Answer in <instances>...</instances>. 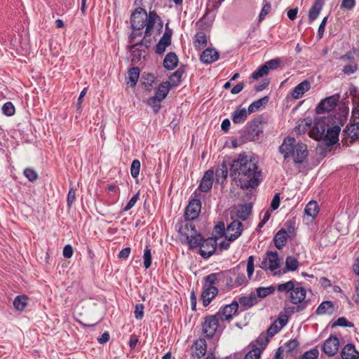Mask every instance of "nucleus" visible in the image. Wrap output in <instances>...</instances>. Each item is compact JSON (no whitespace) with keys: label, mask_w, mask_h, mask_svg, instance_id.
<instances>
[{"label":"nucleus","mask_w":359,"mask_h":359,"mask_svg":"<svg viewBox=\"0 0 359 359\" xmlns=\"http://www.w3.org/2000/svg\"><path fill=\"white\" fill-rule=\"evenodd\" d=\"M231 175L237 176L241 189L251 191L257 187L260 181L262 172L255 161L245 154H241L231 163Z\"/></svg>","instance_id":"1"},{"label":"nucleus","mask_w":359,"mask_h":359,"mask_svg":"<svg viewBox=\"0 0 359 359\" xmlns=\"http://www.w3.org/2000/svg\"><path fill=\"white\" fill-rule=\"evenodd\" d=\"M279 151L283 155V163L289 161L292 157L293 162L302 163L308 156L307 146L302 142H297L294 137H287L283 140L282 144L279 147Z\"/></svg>","instance_id":"2"},{"label":"nucleus","mask_w":359,"mask_h":359,"mask_svg":"<svg viewBox=\"0 0 359 359\" xmlns=\"http://www.w3.org/2000/svg\"><path fill=\"white\" fill-rule=\"evenodd\" d=\"M225 280L226 283L229 280L231 282V278L229 276L227 271L213 273L204 278L203 291L201 296L204 306L209 305L212 299L218 293V289L214 285L220 281L224 282Z\"/></svg>","instance_id":"3"},{"label":"nucleus","mask_w":359,"mask_h":359,"mask_svg":"<svg viewBox=\"0 0 359 359\" xmlns=\"http://www.w3.org/2000/svg\"><path fill=\"white\" fill-rule=\"evenodd\" d=\"M158 19V16L154 11L147 14L144 9L138 8L131 15V26L134 30L137 31L145 27L144 36H149Z\"/></svg>","instance_id":"4"},{"label":"nucleus","mask_w":359,"mask_h":359,"mask_svg":"<svg viewBox=\"0 0 359 359\" xmlns=\"http://www.w3.org/2000/svg\"><path fill=\"white\" fill-rule=\"evenodd\" d=\"M190 248H200V255L205 259L210 257L216 250L217 240L208 238L203 241L202 236H197L196 238L189 241Z\"/></svg>","instance_id":"5"},{"label":"nucleus","mask_w":359,"mask_h":359,"mask_svg":"<svg viewBox=\"0 0 359 359\" xmlns=\"http://www.w3.org/2000/svg\"><path fill=\"white\" fill-rule=\"evenodd\" d=\"M218 315H211L204 318V320L201 324V330L203 334L207 338H212L216 334L219 322Z\"/></svg>","instance_id":"6"},{"label":"nucleus","mask_w":359,"mask_h":359,"mask_svg":"<svg viewBox=\"0 0 359 359\" xmlns=\"http://www.w3.org/2000/svg\"><path fill=\"white\" fill-rule=\"evenodd\" d=\"M280 65V61L279 59L270 60L255 71L252 73L251 78L254 80H258L259 79L268 75L271 71L276 69Z\"/></svg>","instance_id":"7"},{"label":"nucleus","mask_w":359,"mask_h":359,"mask_svg":"<svg viewBox=\"0 0 359 359\" xmlns=\"http://www.w3.org/2000/svg\"><path fill=\"white\" fill-rule=\"evenodd\" d=\"M280 267V259L277 252L268 251L266 252V257L263 259L260 264L262 269H269L274 271Z\"/></svg>","instance_id":"8"},{"label":"nucleus","mask_w":359,"mask_h":359,"mask_svg":"<svg viewBox=\"0 0 359 359\" xmlns=\"http://www.w3.org/2000/svg\"><path fill=\"white\" fill-rule=\"evenodd\" d=\"M179 233L181 239H184L188 244L191 239L196 238L197 236H201V233H197L193 220H187L184 225L180 228Z\"/></svg>","instance_id":"9"},{"label":"nucleus","mask_w":359,"mask_h":359,"mask_svg":"<svg viewBox=\"0 0 359 359\" xmlns=\"http://www.w3.org/2000/svg\"><path fill=\"white\" fill-rule=\"evenodd\" d=\"M243 224L241 222L235 220L229 224L224 232L225 238L228 241H233L238 238L242 233Z\"/></svg>","instance_id":"10"},{"label":"nucleus","mask_w":359,"mask_h":359,"mask_svg":"<svg viewBox=\"0 0 359 359\" xmlns=\"http://www.w3.org/2000/svg\"><path fill=\"white\" fill-rule=\"evenodd\" d=\"M339 348V341L334 335H330L322 345L323 351L328 356L334 355L338 352Z\"/></svg>","instance_id":"11"},{"label":"nucleus","mask_w":359,"mask_h":359,"mask_svg":"<svg viewBox=\"0 0 359 359\" xmlns=\"http://www.w3.org/2000/svg\"><path fill=\"white\" fill-rule=\"evenodd\" d=\"M201 202L198 199L191 200L185 210L184 217L186 220L196 219L201 212Z\"/></svg>","instance_id":"12"},{"label":"nucleus","mask_w":359,"mask_h":359,"mask_svg":"<svg viewBox=\"0 0 359 359\" xmlns=\"http://www.w3.org/2000/svg\"><path fill=\"white\" fill-rule=\"evenodd\" d=\"M238 309L237 302H233L231 304L226 305L222 310H219L215 315H218L220 321L228 320L232 319L233 316L236 313Z\"/></svg>","instance_id":"13"},{"label":"nucleus","mask_w":359,"mask_h":359,"mask_svg":"<svg viewBox=\"0 0 359 359\" xmlns=\"http://www.w3.org/2000/svg\"><path fill=\"white\" fill-rule=\"evenodd\" d=\"M339 96L338 95L328 97L322 100L316 107L318 114L329 112L332 111L337 105Z\"/></svg>","instance_id":"14"},{"label":"nucleus","mask_w":359,"mask_h":359,"mask_svg":"<svg viewBox=\"0 0 359 359\" xmlns=\"http://www.w3.org/2000/svg\"><path fill=\"white\" fill-rule=\"evenodd\" d=\"M169 91H156L155 95L147 100V104L152 107L155 114L161 109V102L166 97Z\"/></svg>","instance_id":"15"},{"label":"nucleus","mask_w":359,"mask_h":359,"mask_svg":"<svg viewBox=\"0 0 359 359\" xmlns=\"http://www.w3.org/2000/svg\"><path fill=\"white\" fill-rule=\"evenodd\" d=\"M300 284L297 282L295 287L290 293V299L293 304H303L306 298V290L299 285Z\"/></svg>","instance_id":"16"},{"label":"nucleus","mask_w":359,"mask_h":359,"mask_svg":"<svg viewBox=\"0 0 359 359\" xmlns=\"http://www.w3.org/2000/svg\"><path fill=\"white\" fill-rule=\"evenodd\" d=\"M287 321L288 317L287 315H279L278 318L267 329V336L273 337L287 323Z\"/></svg>","instance_id":"17"},{"label":"nucleus","mask_w":359,"mask_h":359,"mask_svg":"<svg viewBox=\"0 0 359 359\" xmlns=\"http://www.w3.org/2000/svg\"><path fill=\"white\" fill-rule=\"evenodd\" d=\"M191 351L194 356L201 358L207 351L206 341L202 338L197 339L192 345Z\"/></svg>","instance_id":"18"},{"label":"nucleus","mask_w":359,"mask_h":359,"mask_svg":"<svg viewBox=\"0 0 359 359\" xmlns=\"http://www.w3.org/2000/svg\"><path fill=\"white\" fill-rule=\"evenodd\" d=\"M214 172L211 170L206 171L199 184V189L203 192L208 191L212 187Z\"/></svg>","instance_id":"19"},{"label":"nucleus","mask_w":359,"mask_h":359,"mask_svg":"<svg viewBox=\"0 0 359 359\" xmlns=\"http://www.w3.org/2000/svg\"><path fill=\"white\" fill-rule=\"evenodd\" d=\"M263 133L262 118L260 117L253 119L250 126L249 133L254 140H257L260 134Z\"/></svg>","instance_id":"20"},{"label":"nucleus","mask_w":359,"mask_h":359,"mask_svg":"<svg viewBox=\"0 0 359 359\" xmlns=\"http://www.w3.org/2000/svg\"><path fill=\"white\" fill-rule=\"evenodd\" d=\"M327 128H329V126L325 117H320L315 121L313 131H316L318 136L321 137L325 134Z\"/></svg>","instance_id":"21"},{"label":"nucleus","mask_w":359,"mask_h":359,"mask_svg":"<svg viewBox=\"0 0 359 359\" xmlns=\"http://www.w3.org/2000/svg\"><path fill=\"white\" fill-rule=\"evenodd\" d=\"M341 128L338 126H334L327 128L325 135V140L328 141V144L330 145H333L336 144L339 140V134L340 133Z\"/></svg>","instance_id":"22"},{"label":"nucleus","mask_w":359,"mask_h":359,"mask_svg":"<svg viewBox=\"0 0 359 359\" xmlns=\"http://www.w3.org/2000/svg\"><path fill=\"white\" fill-rule=\"evenodd\" d=\"M219 58V53L212 48L205 49L201 55V60L205 64H210Z\"/></svg>","instance_id":"23"},{"label":"nucleus","mask_w":359,"mask_h":359,"mask_svg":"<svg viewBox=\"0 0 359 359\" xmlns=\"http://www.w3.org/2000/svg\"><path fill=\"white\" fill-rule=\"evenodd\" d=\"M324 5V0H315L309 12V19L310 22L314 21L320 14Z\"/></svg>","instance_id":"24"},{"label":"nucleus","mask_w":359,"mask_h":359,"mask_svg":"<svg viewBox=\"0 0 359 359\" xmlns=\"http://www.w3.org/2000/svg\"><path fill=\"white\" fill-rule=\"evenodd\" d=\"M342 359H353V358H359V352L356 351L355 346L352 344H346L342 349Z\"/></svg>","instance_id":"25"},{"label":"nucleus","mask_w":359,"mask_h":359,"mask_svg":"<svg viewBox=\"0 0 359 359\" xmlns=\"http://www.w3.org/2000/svg\"><path fill=\"white\" fill-rule=\"evenodd\" d=\"M287 238V231L283 229L279 230L274 237L275 246L279 250L282 249L286 244Z\"/></svg>","instance_id":"26"},{"label":"nucleus","mask_w":359,"mask_h":359,"mask_svg":"<svg viewBox=\"0 0 359 359\" xmlns=\"http://www.w3.org/2000/svg\"><path fill=\"white\" fill-rule=\"evenodd\" d=\"M140 75V69L138 67H133L128 71V77L126 79L128 88H134Z\"/></svg>","instance_id":"27"},{"label":"nucleus","mask_w":359,"mask_h":359,"mask_svg":"<svg viewBox=\"0 0 359 359\" xmlns=\"http://www.w3.org/2000/svg\"><path fill=\"white\" fill-rule=\"evenodd\" d=\"M248 114H250V113H248V109L246 110L245 108L238 109L233 113L232 121L234 123H244Z\"/></svg>","instance_id":"28"},{"label":"nucleus","mask_w":359,"mask_h":359,"mask_svg":"<svg viewBox=\"0 0 359 359\" xmlns=\"http://www.w3.org/2000/svg\"><path fill=\"white\" fill-rule=\"evenodd\" d=\"M334 311V305L331 301H325L322 302L316 309L318 315L332 314Z\"/></svg>","instance_id":"29"},{"label":"nucleus","mask_w":359,"mask_h":359,"mask_svg":"<svg viewBox=\"0 0 359 359\" xmlns=\"http://www.w3.org/2000/svg\"><path fill=\"white\" fill-rule=\"evenodd\" d=\"M344 133L351 140L359 139V123H354L347 126Z\"/></svg>","instance_id":"30"},{"label":"nucleus","mask_w":359,"mask_h":359,"mask_svg":"<svg viewBox=\"0 0 359 359\" xmlns=\"http://www.w3.org/2000/svg\"><path fill=\"white\" fill-rule=\"evenodd\" d=\"M178 62V59L175 53H169L166 55L164 60L163 65L167 69H173L176 67Z\"/></svg>","instance_id":"31"},{"label":"nucleus","mask_w":359,"mask_h":359,"mask_svg":"<svg viewBox=\"0 0 359 359\" xmlns=\"http://www.w3.org/2000/svg\"><path fill=\"white\" fill-rule=\"evenodd\" d=\"M268 101L269 97L267 96H264V97L255 101L248 107V113L252 114L262 108H264L266 103L268 102Z\"/></svg>","instance_id":"32"},{"label":"nucleus","mask_w":359,"mask_h":359,"mask_svg":"<svg viewBox=\"0 0 359 359\" xmlns=\"http://www.w3.org/2000/svg\"><path fill=\"white\" fill-rule=\"evenodd\" d=\"M239 303L244 309H247L257 303V298L255 294H251L248 297H241L239 298Z\"/></svg>","instance_id":"33"},{"label":"nucleus","mask_w":359,"mask_h":359,"mask_svg":"<svg viewBox=\"0 0 359 359\" xmlns=\"http://www.w3.org/2000/svg\"><path fill=\"white\" fill-rule=\"evenodd\" d=\"M207 43L206 34L203 32H198L195 35L194 47L197 49H201L206 46Z\"/></svg>","instance_id":"34"},{"label":"nucleus","mask_w":359,"mask_h":359,"mask_svg":"<svg viewBox=\"0 0 359 359\" xmlns=\"http://www.w3.org/2000/svg\"><path fill=\"white\" fill-rule=\"evenodd\" d=\"M319 212L318 205L316 201H311L306 206L304 209L305 214L314 219Z\"/></svg>","instance_id":"35"},{"label":"nucleus","mask_w":359,"mask_h":359,"mask_svg":"<svg viewBox=\"0 0 359 359\" xmlns=\"http://www.w3.org/2000/svg\"><path fill=\"white\" fill-rule=\"evenodd\" d=\"M170 44V36L166 33L163 34V37L158 41L156 46V53L158 54L163 53L166 48Z\"/></svg>","instance_id":"36"},{"label":"nucleus","mask_w":359,"mask_h":359,"mask_svg":"<svg viewBox=\"0 0 359 359\" xmlns=\"http://www.w3.org/2000/svg\"><path fill=\"white\" fill-rule=\"evenodd\" d=\"M252 205L250 204H244L238 207L237 210V217L242 220H246L251 214Z\"/></svg>","instance_id":"37"},{"label":"nucleus","mask_w":359,"mask_h":359,"mask_svg":"<svg viewBox=\"0 0 359 359\" xmlns=\"http://www.w3.org/2000/svg\"><path fill=\"white\" fill-rule=\"evenodd\" d=\"M27 298L25 295L18 296L13 301V306L15 309L22 311L27 304Z\"/></svg>","instance_id":"38"},{"label":"nucleus","mask_w":359,"mask_h":359,"mask_svg":"<svg viewBox=\"0 0 359 359\" xmlns=\"http://www.w3.org/2000/svg\"><path fill=\"white\" fill-rule=\"evenodd\" d=\"M307 304H308V302L306 301H305V302H304L303 304H298L296 306L285 307L284 308V311H285L284 315H287V317L289 318V316L292 314L294 312L302 311L306 307ZM280 315H283V314L280 313Z\"/></svg>","instance_id":"39"},{"label":"nucleus","mask_w":359,"mask_h":359,"mask_svg":"<svg viewBox=\"0 0 359 359\" xmlns=\"http://www.w3.org/2000/svg\"><path fill=\"white\" fill-rule=\"evenodd\" d=\"M276 290V287H273V286H269V287H259L258 288H257L256 290V292H257V295L256 297H260V298H264V297H266V296L272 294L274 292V291Z\"/></svg>","instance_id":"40"},{"label":"nucleus","mask_w":359,"mask_h":359,"mask_svg":"<svg viewBox=\"0 0 359 359\" xmlns=\"http://www.w3.org/2000/svg\"><path fill=\"white\" fill-rule=\"evenodd\" d=\"M297 281L290 280L285 283L278 284L277 285V290L280 292H290L294 287H295Z\"/></svg>","instance_id":"41"},{"label":"nucleus","mask_w":359,"mask_h":359,"mask_svg":"<svg viewBox=\"0 0 359 359\" xmlns=\"http://www.w3.org/2000/svg\"><path fill=\"white\" fill-rule=\"evenodd\" d=\"M299 266L298 260L292 256H288L285 260L286 270L294 271Z\"/></svg>","instance_id":"42"},{"label":"nucleus","mask_w":359,"mask_h":359,"mask_svg":"<svg viewBox=\"0 0 359 359\" xmlns=\"http://www.w3.org/2000/svg\"><path fill=\"white\" fill-rule=\"evenodd\" d=\"M216 177L217 180L219 181V178H222L225 180L227 177L228 175V168L227 165L223 163L219 168L216 170Z\"/></svg>","instance_id":"43"},{"label":"nucleus","mask_w":359,"mask_h":359,"mask_svg":"<svg viewBox=\"0 0 359 359\" xmlns=\"http://www.w3.org/2000/svg\"><path fill=\"white\" fill-rule=\"evenodd\" d=\"M140 165L141 164L139 160L135 159L132 162L130 166V174L133 177L136 178L138 177L140 170Z\"/></svg>","instance_id":"44"},{"label":"nucleus","mask_w":359,"mask_h":359,"mask_svg":"<svg viewBox=\"0 0 359 359\" xmlns=\"http://www.w3.org/2000/svg\"><path fill=\"white\" fill-rule=\"evenodd\" d=\"M336 326L353 327L354 324L348 321L345 317H340L332 325V327Z\"/></svg>","instance_id":"45"},{"label":"nucleus","mask_w":359,"mask_h":359,"mask_svg":"<svg viewBox=\"0 0 359 359\" xmlns=\"http://www.w3.org/2000/svg\"><path fill=\"white\" fill-rule=\"evenodd\" d=\"M262 349L260 348H254L250 351L245 356L244 359H260Z\"/></svg>","instance_id":"46"},{"label":"nucleus","mask_w":359,"mask_h":359,"mask_svg":"<svg viewBox=\"0 0 359 359\" xmlns=\"http://www.w3.org/2000/svg\"><path fill=\"white\" fill-rule=\"evenodd\" d=\"M15 107L11 102H6L2 107V112L4 114L11 116L15 114Z\"/></svg>","instance_id":"47"},{"label":"nucleus","mask_w":359,"mask_h":359,"mask_svg":"<svg viewBox=\"0 0 359 359\" xmlns=\"http://www.w3.org/2000/svg\"><path fill=\"white\" fill-rule=\"evenodd\" d=\"M143 259H144V266L146 269L149 268L151 264V250L149 249L148 247H147L144 250Z\"/></svg>","instance_id":"48"},{"label":"nucleus","mask_w":359,"mask_h":359,"mask_svg":"<svg viewBox=\"0 0 359 359\" xmlns=\"http://www.w3.org/2000/svg\"><path fill=\"white\" fill-rule=\"evenodd\" d=\"M319 355L318 350L315 348L305 352L301 359H316Z\"/></svg>","instance_id":"49"},{"label":"nucleus","mask_w":359,"mask_h":359,"mask_svg":"<svg viewBox=\"0 0 359 359\" xmlns=\"http://www.w3.org/2000/svg\"><path fill=\"white\" fill-rule=\"evenodd\" d=\"M24 175L30 182H34L38 178V175L36 172L34 170L29 168H27L24 170Z\"/></svg>","instance_id":"50"},{"label":"nucleus","mask_w":359,"mask_h":359,"mask_svg":"<svg viewBox=\"0 0 359 359\" xmlns=\"http://www.w3.org/2000/svg\"><path fill=\"white\" fill-rule=\"evenodd\" d=\"M311 125V120H306L302 121V123L299 124L295 127V131L297 133H304V131L306 130V127H310Z\"/></svg>","instance_id":"51"},{"label":"nucleus","mask_w":359,"mask_h":359,"mask_svg":"<svg viewBox=\"0 0 359 359\" xmlns=\"http://www.w3.org/2000/svg\"><path fill=\"white\" fill-rule=\"evenodd\" d=\"M144 306L142 304H137L135 307V317L137 320H141L144 317Z\"/></svg>","instance_id":"52"},{"label":"nucleus","mask_w":359,"mask_h":359,"mask_svg":"<svg viewBox=\"0 0 359 359\" xmlns=\"http://www.w3.org/2000/svg\"><path fill=\"white\" fill-rule=\"evenodd\" d=\"M254 272V257L250 256L247 263V273L249 278H251Z\"/></svg>","instance_id":"53"},{"label":"nucleus","mask_w":359,"mask_h":359,"mask_svg":"<svg viewBox=\"0 0 359 359\" xmlns=\"http://www.w3.org/2000/svg\"><path fill=\"white\" fill-rule=\"evenodd\" d=\"M269 337L267 336V334H261L259 337L257 339V343L264 348L269 341Z\"/></svg>","instance_id":"54"},{"label":"nucleus","mask_w":359,"mask_h":359,"mask_svg":"<svg viewBox=\"0 0 359 359\" xmlns=\"http://www.w3.org/2000/svg\"><path fill=\"white\" fill-rule=\"evenodd\" d=\"M270 11H271V4L269 3H266L262 8V11H261L259 16V20L260 21L262 20L265 18V16L268 15V13L270 12Z\"/></svg>","instance_id":"55"},{"label":"nucleus","mask_w":359,"mask_h":359,"mask_svg":"<svg viewBox=\"0 0 359 359\" xmlns=\"http://www.w3.org/2000/svg\"><path fill=\"white\" fill-rule=\"evenodd\" d=\"M138 198H139V193H137L135 195H134L130 199V201L128 202L127 205L124 208L123 210L126 212V211H128L129 210H130L135 205V204L137 201Z\"/></svg>","instance_id":"56"},{"label":"nucleus","mask_w":359,"mask_h":359,"mask_svg":"<svg viewBox=\"0 0 359 359\" xmlns=\"http://www.w3.org/2000/svg\"><path fill=\"white\" fill-rule=\"evenodd\" d=\"M299 344L297 339H292L287 342L285 346L287 348V351L291 352L296 349L299 346Z\"/></svg>","instance_id":"57"},{"label":"nucleus","mask_w":359,"mask_h":359,"mask_svg":"<svg viewBox=\"0 0 359 359\" xmlns=\"http://www.w3.org/2000/svg\"><path fill=\"white\" fill-rule=\"evenodd\" d=\"M357 70V65L354 63L344 67L343 72L346 74H353Z\"/></svg>","instance_id":"58"},{"label":"nucleus","mask_w":359,"mask_h":359,"mask_svg":"<svg viewBox=\"0 0 359 359\" xmlns=\"http://www.w3.org/2000/svg\"><path fill=\"white\" fill-rule=\"evenodd\" d=\"M76 198V192L74 190L73 188H71L69 191L68 195H67V205L69 207H71L74 201Z\"/></svg>","instance_id":"59"},{"label":"nucleus","mask_w":359,"mask_h":359,"mask_svg":"<svg viewBox=\"0 0 359 359\" xmlns=\"http://www.w3.org/2000/svg\"><path fill=\"white\" fill-rule=\"evenodd\" d=\"M327 17H325L318 27V35L319 39H321L323 36V34H324V32L325 29V25L327 23Z\"/></svg>","instance_id":"60"},{"label":"nucleus","mask_w":359,"mask_h":359,"mask_svg":"<svg viewBox=\"0 0 359 359\" xmlns=\"http://www.w3.org/2000/svg\"><path fill=\"white\" fill-rule=\"evenodd\" d=\"M62 255L65 258H70L73 255V248L70 245H67L63 248Z\"/></svg>","instance_id":"61"},{"label":"nucleus","mask_w":359,"mask_h":359,"mask_svg":"<svg viewBox=\"0 0 359 359\" xmlns=\"http://www.w3.org/2000/svg\"><path fill=\"white\" fill-rule=\"evenodd\" d=\"M280 201V199L279 194H276L273 196L272 201L271 203V208L272 209V210H275L279 207Z\"/></svg>","instance_id":"62"},{"label":"nucleus","mask_w":359,"mask_h":359,"mask_svg":"<svg viewBox=\"0 0 359 359\" xmlns=\"http://www.w3.org/2000/svg\"><path fill=\"white\" fill-rule=\"evenodd\" d=\"M355 0H342L341 7L345 9H351L355 6Z\"/></svg>","instance_id":"63"},{"label":"nucleus","mask_w":359,"mask_h":359,"mask_svg":"<svg viewBox=\"0 0 359 359\" xmlns=\"http://www.w3.org/2000/svg\"><path fill=\"white\" fill-rule=\"evenodd\" d=\"M311 88L310 83L305 80L296 86L293 90H309Z\"/></svg>","instance_id":"64"}]
</instances>
